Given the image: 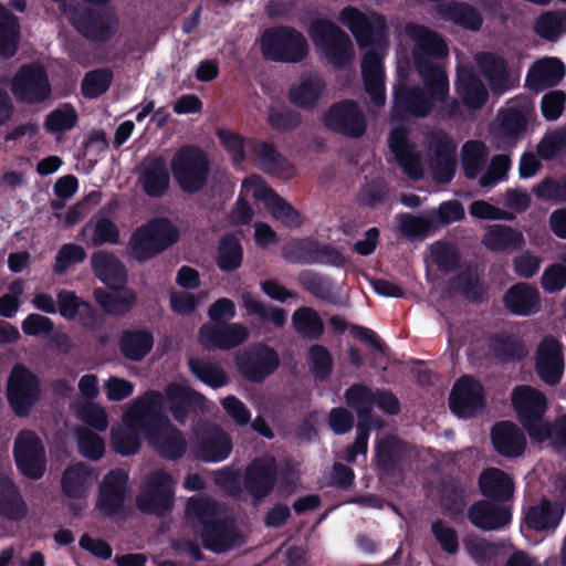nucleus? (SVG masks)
<instances>
[{"mask_svg":"<svg viewBox=\"0 0 566 566\" xmlns=\"http://www.w3.org/2000/svg\"><path fill=\"white\" fill-rule=\"evenodd\" d=\"M164 402L174 418L184 422L190 409L195 406L203 407L206 399L191 390L185 381L170 382L165 389V397L157 391L147 392L127 407L122 422L112 428V448L123 455L137 452L143 431L148 443L160 454L170 459L180 457L185 452V441L180 433L168 423L146 421L150 413L163 408Z\"/></svg>","mask_w":566,"mask_h":566,"instance_id":"1","label":"nucleus"},{"mask_svg":"<svg viewBox=\"0 0 566 566\" xmlns=\"http://www.w3.org/2000/svg\"><path fill=\"white\" fill-rule=\"evenodd\" d=\"M406 33L415 42L413 56L424 83V90L405 92L403 83L395 90V109L407 111L416 116L427 115L432 107L444 101L449 93V81L444 71L431 63V57L448 54L446 43L432 31L418 24L406 27Z\"/></svg>","mask_w":566,"mask_h":566,"instance_id":"2","label":"nucleus"},{"mask_svg":"<svg viewBox=\"0 0 566 566\" xmlns=\"http://www.w3.org/2000/svg\"><path fill=\"white\" fill-rule=\"evenodd\" d=\"M338 21L350 30L359 48L367 49L361 61L364 88L376 106H384L386 90L381 59L388 48L385 18L349 6L338 13Z\"/></svg>","mask_w":566,"mask_h":566,"instance_id":"3","label":"nucleus"},{"mask_svg":"<svg viewBox=\"0 0 566 566\" xmlns=\"http://www.w3.org/2000/svg\"><path fill=\"white\" fill-rule=\"evenodd\" d=\"M514 410L530 437L539 443L566 444V417H562L552 428L542 417L547 407L545 396L530 386H520L512 392Z\"/></svg>","mask_w":566,"mask_h":566,"instance_id":"4","label":"nucleus"},{"mask_svg":"<svg viewBox=\"0 0 566 566\" xmlns=\"http://www.w3.org/2000/svg\"><path fill=\"white\" fill-rule=\"evenodd\" d=\"M308 34L315 48L333 66L340 67L353 60L354 45L349 36L334 22L316 20L311 24Z\"/></svg>","mask_w":566,"mask_h":566,"instance_id":"5","label":"nucleus"},{"mask_svg":"<svg viewBox=\"0 0 566 566\" xmlns=\"http://www.w3.org/2000/svg\"><path fill=\"white\" fill-rule=\"evenodd\" d=\"M260 49L264 57L287 63L302 61L308 53L303 34L286 27L266 30L260 38Z\"/></svg>","mask_w":566,"mask_h":566,"instance_id":"6","label":"nucleus"},{"mask_svg":"<svg viewBox=\"0 0 566 566\" xmlns=\"http://www.w3.org/2000/svg\"><path fill=\"white\" fill-rule=\"evenodd\" d=\"M178 231L167 220H154L139 227L129 241L130 255L138 260H148L178 240Z\"/></svg>","mask_w":566,"mask_h":566,"instance_id":"7","label":"nucleus"},{"mask_svg":"<svg viewBox=\"0 0 566 566\" xmlns=\"http://www.w3.org/2000/svg\"><path fill=\"white\" fill-rule=\"evenodd\" d=\"M170 168L179 187L186 192L199 191L206 184L209 170L207 157L195 147L179 149Z\"/></svg>","mask_w":566,"mask_h":566,"instance_id":"8","label":"nucleus"},{"mask_svg":"<svg viewBox=\"0 0 566 566\" xmlns=\"http://www.w3.org/2000/svg\"><path fill=\"white\" fill-rule=\"evenodd\" d=\"M8 400L13 411L23 416L40 398L38 377L21 364L13 366L7 386Z\"/></svg>","mask_w":566,"mask_h":566,"instance_id":"9","label":"nucleus"},{"mask_svg":"<svg viewBox=\"0 0 566 566\" xmlns=\"http://www.w3.org/2000/svg\"><path fill=\"white\" fill-rule=\"evenodd\" d=\"M241 193L245 198L263 201L269 213L286 227H298L302 223L300 213L273 193L259 177L251 176L247 178L242 184Z\"/></svg>","mask_w":566,"mask_h":566,"instance_id":"10","label":"nucleus"},{"mask_svg":"<svg viewBox=\"0 0 566 566\" xmlns=\"http://www.w3.org/2000/svg\"><path fill=\"white\" fill-rule=\"evenodd\" d=\"M14 458L20 472L30 479H40L46 468L44 447L31 431H22L15 439Z\"/></svg>","mask_w":566,"mask_h":566,"instance_id":"11","label":"nucleus"},{"mask_svg":"<svg viewBox=\"0 0 566 566\" xmlns=\"http://www.w3.org/2000/svg\"><path fill=\"white\" fill-rule=\"evenodd\" d=\"M277 354L264 345H254L235 355L239 371L249 380L261 381L279 366Z\"/></svg>","mask_w":566,"mask_h":566,"instance_id":"12","label":"nucleus"},{"mask_svg":"<svg viewBox=\"0 0 566 566\" xmlns=\"http://www.w3.org/2000/svg\"><path fill=\"white\" fill-rule=\"evenodd\" d=\"M176 480L163 471L153 472L146 480L138 497V506L144 512L163 513L172 505Z\"/></svg>","mask_w":566,"mask_h":566,"instance_id":"13","label":"nucleus"},{"mask_svg":"<svg viewBox=\"0 0 566 566\" xmlns=\"http://www.w3.org/2000/svg\"><path fill=\"white\" fill-rule=\"evenodd\" d=\"M96 480L97 475L83 463H75L64 470L61 478L62 492L75 513L85 506L87 493Z\"/></svg>","mask_w":566,"mask_h":566,"instance_id":"14","label":"nucleus"},{"mask_svg":"<svg viewBox=\"0 0 566 566\" xmlns=\"http://www.w3.org/2000/svg\"><path fill=\"white\" fill-rule=\"evenodd\" d=\"M11 91L23 102H40L50 95L46 74L41 65H27L14 75Z\"/></svg>","mask_w":566,"mask_h":566,"instance_id":"15","label":"nucleus"},{"mask_svg":"<svg viewBox=\"0 0 566 566\" xmlns=\"http://www.w3.org/2000/svg\"><path fill=\"white\" fill-rule=\"evenodd\" d=\"M535 368L539 378L547 385H556L564 374V356L560 342L553 336H545L538 344Z\"/></svg>","mask_w":566,"mask_h":566,"instance_id":"16","label":"nucleus"},{"mask_svg":"<svg viewBox=\"0 0 566 566\" xmlns=\"http://www.w3.org/2000/svg\"><path fill=\"white\" fill-rule=\"evenodd\" d=\"M484 406V390L482 385L470 376L461 377L450 396V408L461 418L471 417Z\"/></svg>","mask_w":566,"mask_h":566,"instance_id":"17","label":"nucleus"},{"mask_svg":"<svg viewBox=\"0 0 566 566\" xmlns=\"http://www.w3.org/2000/svg\"><path fill=\"white\" fill-rule=\"evenodd\" d=\"M249 334L241 323H207L199 331V342L206 348L231 349L244 343Z\"/></svg>","mask_w":566,"mask_h":566,"instance_id":"18","label":"nucleus"},{"mask_svg":"<svg viewBox=\"0 0 566 566\" xmlns=\"http://www.w3.org/2000/svg\"><path fill=\"white\" fill-rule=\"evenodd\" d=\"M328 128L347 136H360L365 120L354 102H342L329 109L325 117Z\"/></svg>","mask_w":566,"mask_h":566,"instance_id":"19","label":"nucleus"},{"mask_svg":"<svg viewBox=\"0 0 566 566\" xmlns=\"http://www.w3.org/2000/svg\"><path fill=\"white\" fill-rule=\"evenodd\" d=\"M128 476L122 470L111 471L104 479L99 497L97 501L98 510L105 515H112L123 505Z\"/></svg>","mask_w":566,"mask_h":566,"instance_id":"20","label":"nucleus"},{"mask_svg":"<svg viewBox=\"0 0 566 566\" xmlns=\"http://www.w3.org/2000/svg\"><path fill=\"white\" fill-rule=\"evenodd\" d=\"M388 143L403 171L410 178H419L423 172L422 163L413 145L408 142L405 129H392Z\"/></svg>","mask_w":566,"mask_h":566,"instance_id":"21","label":"nucleus"},{"mask_svg":"<svg viewBox=\"0 0 566 566\" xmlns=\"http://www.w3.org/2000/svg\"><path fill=\"white\" fill-rule=\"evenodd\" d=\"M494 449L501 455L514 458L523 453L526 440L516 424L504 421L495 424L491 432Z\"/></svg>","mask_w":566,"mask_h":566,"instance_id":"22","label":"nucleus"},{"mask_svg":"<svg viewBox=\"0 0 566 566\" xmlns=\"http://www.w3.org/2000/svg\"><path fill=\"white\" fill-rule=\"evenodd\" d=\"M539 292L528 284L520 283L512 286L504 295L505 307L513 314L528 316L539 310Z\"/></svg>","mask_w":566,"mask_h":566,"instance_id":"23","label":"nucleus"},{"mask_svg":"<svg viewBox=\"0 0 566 566\" xmlns=\"http://www.w3.org/2000/svg\"><path fill=\"white\" fill-rule=\"evenodd\" d=\"M469 518L476 527L492 531L507 524L511 513L505 505H494L489 501H481L470 509Z\"/></svg>","mask_w":566,"mask_h":566,"instance_id":"24","label":"nucleus"},{"mask_svg":"<svg viewBox=\"0 0 566 566\" xmlns=\"http://www.w3.org/2000/svg\"><path fill=\"white\" fill-rule=\"evenodd\" d=\"M476 61L494 93L505 92L512 87L517 80L516 76H512L506 72L502 59L489 53H483L476 57Z\"/></svg>","mask_w":566,"mask_h":566,"instance_id":"25","label":"nucleus"},{"mask_svg":"<svg viewBox=\"0 0 566 566\" xmlns=\"http://www.w3.org/2000/svg\"><path fill=\"white\" fill-rule=\"evenodd\" d=\"M92 266L96 276L111 289H118L126 280L123 264L112 253L105 251L94 253Z\"/></svg>","mask_w":566,"mask_h":566,"instance_id":"26","label":"nucleus"},{"mask_svg":"<svg viewBox=\"0 0 566 566\" xmlns=\"http://www.w3.org/2000/svg\"><path fill=\"white\" fill-rule=\"evenodd\" d=\"M565 75L563 63L555 57H545L537 61L528 71L527 84L539 91L546 86L557 84Z\"/></svg>","mask_w":566,"mask_h":566,"instance_id":"27","label":"nucleus"},{"mask_svg":"<svg viewBox=\"0 0 566 566\" xmlns=\"http://www.w3.org/2000/svg\"><path fill=\"white\" fill-rule=\"evenodd\" d=\"M274 482V461L264 458L253 462L247 471L245 483L251 494L258 499L265 496Z\"/></svg>","mask_w":566,"mask_h":566,"instance_id":"28","label":"nucleus"},{"mask_svg":"<svg viewBox=\"0 0 566 566\" xmlns=\"http://www.w3.org/2000/svg\"><path fill=\"white\" fill-rule=\"evenodd\" d=\"M563 515L564 509L560 504L543 500L527 511L525 521L536 531H546L557 527Z\"/></svg>","mask_w":566,"mask_h":566,"instance_id":"29","label":"nucleus"},{"mask_svg":"<svg viewBox=\"0 0 566 566\" xmlns=\"http://www.w3.org/2000/svg\"><path fill=\"white\" fill-rule=\"evenodd\" d=\"M457 91L463 103L470 108L482 106L488 96L483 84L468 67L459 69Z\"/></svg>","mask_w":566,"mask_h":566,"instance_id":"30","label":"nucleus"},{"mask_svg":"<svg viewBox=\"0 0 566 566\" xmlns=\"http://www.w3.org/2000/svg\"><path fill=\"white\" fill-rule=\"evenodd\" d=\"M324 87L321 77L314 75L303 76L291 87V101L300 107H312L322 97Z\"/></svg>","mask_w":566,"mask_h":566,"instance_id":"31","label":"nucleus"},{"mask_svg":"<svg viewBox=\"0 0 566 566\" xmlns=\"http://www.w3.org/2000/svg\"><path fill=\"white\" fill-rule=\"evenodd\" d=\"M480 489L488 497L505 500L513 494L514 485L511 478L500 469L490 468L480 476Z\"/></svg>","mask_w":566,"mask_h":566,"instance_id":"32","label":"nucleus"},{"mask_svg":"<svg viewBox=\"0 0 566 566\" xmlns=\"http://www.w3.org/2000/svg\"><path fill=\"white\" fill-rule=\"evenodd\" d=\"M80 237L82 241L92 245L117 243L119 231L113 221L106 218H96L82 228Z\"/></svg>","mask_w":566,"mask_h":566,"instance_id":"33","label":"nucleus"},{"mask_svg":"<svg viewBox=\"0 0 566 566\" xmlns=\"http://www.w3.org/2000/svg\"><path fill=\"white\" fill-rule=\"evenodd\" d=\"M153 336L142 329L126 331L119 340L122 354L130 360H142L153 348Z\"/></svg>","mask_w":566,"mask_h":566,"instance_id":"34","label":"nucleus"},{"mask_svg":"<svg viewBox=\"0 0 566 566\" xmlns=\"http://www.w3.org/2000/svg\"><path fill=\"white\" fill-rule=\"evenodd\" d=\"M70 20L78 32L93 41H106L116 31L115 25L102 22L84 11L76 12Z\"/></svg>","mask_w":566,"mask_h":566,"instance_id":"35","label":"nucleus"},{"mask_svg":"<svg viewBox=\"0 0 566 566\" xmlns=\"http://www.w3.org/2000/svg\"><path fill=\"white\" fill-rule=\"evenodd\" d=\"M142 184L150 196L161 195L168 188L169 176L164 159L153 158L145 163Z\"/></svg>","mask_w":566,"mask_h":566,"instance_id":"36","label":"nucleus"},{"mask_svg":"<svg viewBox=\"0 0 566 566\" xmlns=\"http://www.w3.org/2000/svg\"><path fill=\"white\" fill-rule=\"evenodd\" d=\"M524 242L523 234L503 226H494L488 230L483 243L494 251L516 249Z\"/></svg>","mask_w":566,"mask_h":566,"instance_id":"37","label":"nucleus"},{"mask_svg":"<svg viewBox=\"0 0 566 566\" xmlns=\"http://www.w3.org/2000/svg\"><path fill=\"white\" fill-rule=\"evenodd\" d=\"M95 296L101 306L112 314H124L128 312L136 302L135 292L127 289H114V291L109 293L96 291Z\"/></svg>","mask_w":566,"mask_h":566,"instance_id":"38","label":"nucleus"},{"mask_svg":"<svg viewBox=\"0 0 566 566\" xmlns=\"http://www.w3.org/2000/svg\"><path fill=\"white\" fill-rule=\"evenodd\" d=\"M18 21L4 8L0 7V56H11L18 45Z\"/></svg>","mask_w":566,"mask_h":566,"instance_id":"39","label":"nucleus"},{"mask_svg":"<svg viewBox=\"0 0 566 566\" xmlns=\"http://www.w3.org/2000/svg\"><path fill=\"white\" fill-rule=\"evenodd\" d=\"M231 450V443L228 437L220 430H216L211 438L203 442L197 455L207 462H219L224 460Z\"/></svg>","mask_w":566,"mask_h":566,"instance_id":"40","label":"nucleus"},{"mask_svg":"<svg viewBox=\"0 0 566 566\" xmlns=\"http://www.w3.org/2000/svg\"><path fill=\"white\" fill-rule=\"evenodd\" d=\"M292 324L296 332L305 337H318L323 333V322L311 307H302L294 312Z\"/></svg>","mask_w":566,"mask_h":566,"instance_id":"41","label":"nucleus"},{"mask_svg":"<svg viewBox=\"0 0 566 566\" xmlns=\"http://www.w3.org/2000/svg\"><path fill=\"white\" fill-rule=\"evenodd\" d=\"M488 150L480 142H468L462 147V166L469 178H475L485 163Z\"/></svg>","mask_w":566,"mask_h":566,"instance_id":"42","label":"nucleus"},{"mask_svg":"<svg viewBox=\"0 0 566 566\" xmlns=\"http://www.w3.org/2000/svg\"><path fill=\"white\" fill-rule=\"evenodd\" d=\"M188 364L192 374L212 388L222 387L228 382L226 373L216 365L203 363L195 358L189 359Z\"/></svg>","mask_w":566,"mask_h":566,"instance_id":"43","label":"nucleus"},{"mask_svg":"<svg viewBox=\"0 0 566 566\" xmlns=\"http://www.w3.org/2000/svg\"><path fill=\"white\" fill-rule=\"evenodd\" d=\"M76 119L75 111L69 105H63L46 116L44 127L48 132L56 134L72 128Z\"/></svg>","mask_w":566,"mask_h":566,"instance_id":"44","label":"nucleus"},{"mask_svg":"<svg viewBox=\"0 0 566 566\" xmlns=\"http://www.w3.org/2000/svg\"><path fill=\"white\" fill-rule=\"evenodd\" d=\"M75 412L77 418L96 430L104 431L108 427V418L106 410L93 402L83 406H76Z\"/></svg>","mask_w":566,"mask_h":566,"instance_id":"45","label":"nucleus"},{"mask_svg":"<svg viewBox=\"0 0 566 566\" xmlns=\"http://www.w3.org/2000/svg\"><path fill=\"white\" fill-rule=\"evenodd\" d=\"M242 261V250L234 238H226L219 247L218 264L224 271L237 269Z\"/></svg>","mask_w":566,"mask_h":566,"instance_id":"46","label":"nucleus"},{"mask_svg":"<svg viewBox=\"0 0 566 566\" xmlns=\"http://www.w3.org/2000/svg\"><path fill=\"white\" fill-rule=\"evenodd\" d=\"M77 444L81 453L92 460L99 459L105 451L104 440L87 429L77 431Z\"/></svg>","mask_w":566,"mask_h":566,"instance_id":"47","label":"nucleus"},{"mask_svg":"<svg viewBox=\"0 0 566 566\" xmlns=\"http://www.w3.org/2000/svg\"><path fill=\"white\" fill-rule=\"evenodd\" d=\"M112 73L108 70H96L86 74L82 83L83 94L87 97H97L109 87Z\"/></svg>","mask_w":566,"mask_h":566,"instance_id":"48","label":"nucleus"},{"mask_svg":"<svg viewBox=\"0 0 566 566\" xmlns=\"http://www.w3.org/2000/svg\"><path fill=\"white\" fill-rule=\"evenodd\" d=\"M433 220L427 218L401 214L399 217L400 231L409 238H422L431 232Z\"/></svg>","mask_w":566,"mask_h":566,"instance_id":"49","label":"nucleus"},{"mask_svg":"<svg viewBox=\"0 0 566 566\" xmlns=\"http://www.w3.org/2000/svg\"><path fill=\"white\" fill-rule=\"evenodd\" d=\"M308 366L316 378H325L332 370L333 360L326 348L313 345L307 353Z\"/></svg>","mask_w":566,"mask_h":566,"instance_id":"50","label":"nucleus"},{"mask_svg":"<svg viewBox=\"0 0 566 566\" xmlns=\"http://www.w3.org/2000/svg\"><path fill=\"white\" fill-rule=\"evenodd\" d=\"M0 512L10 518H15L23 512V504L11 482H6L2 485L0 493Z\"/></svg>","mask_w":566,"mask_h":566,"instance_id":"51","label":"nucleus"},{"mask_svg":"<svg viewBox=\"0 0 566 566\" xmlns=\"http://www.w3.org/2000/svg\"><path fill=\"white\" fill-rule=\"evenodd\" d=\"M218 136L221 144L231 154L234 163L242 161L245 156V153L251 151L253 144H245L243 138L233 132L221 129L218 132Z\"/></svg>","mask_w":566,"mask_h":566,"instance_id":"52","label":"nucleus"},{"mask_svg":"<svg viewBox=\"0 0 566 566\" xmlns=\"http://www.w3.org/2000/svg\"><path fill=\"white\" fill-rule=\"evenodd\" d=\"M24 292L23 283L20 281L13 282L9 286L8 293L0 296V316L4 318H12L17 315L20 308V298Z\"/></svg>","mask_w":566,"mask_h":566,"instance_id":"53","label":"nucleus"},{"mask_svg":"<svg viewBox=\"0 0 566 566\" xmlns=\"http://www.w3.org/2000/svg\"><path fill=\"white\" fill-rule=\"evenodd\" d=\"M530 103L524 99L521 109H513L512 107L502 115V126L510 135H516L524 129L527 116L530 114Z\"/></svg>","mask_w":566,"mask_h":566,"instance_id":"54","label":"nucleus"},{"mask_svg":"<svg viewBox=\"0 0 566 566\" xmlns=\"http://www.w3.org/2000/svg\"><path fill=\"white\" fill-rule=\"evenodd\" d=\"M85 255L86 253L82 247L73 243L64 244L55 256L54 271L63 273L72 264L82 262Z\"/></svg>","mask_w":566,"mask_h":566,"instance_id":"55","label":"nucleus"},{"mask_svg":"<svg viewBox=\"0 0 566 566\" xmlns=\"http://www.w3.org/2000/svg\"><path fill=\"white\" fill-rule=\"evenodd\" d=\"M566 147V128L547 134L538 144L537 151L543 159H551Z\"/></svg>","mask_w":566,"mask_h":566,"instance_id":"56","label":"nucleus"},{"mask_svg":"<svg viewBox=\"0 0 566 566\" xmlns=\"http://www.w3.org/2000/svg\"><path fill=\"white\" fill-rule=\"evenodd\" d=\"M346 400L352 408L363 415L374 405L375 395L364 386H353L346 391Z\"/></svg>","mask_w":566,"mask_h":566,"instance_id":"57","label":"nucleus"},{"mask_svg":"<svg viewBox=\"0 0 566 566\" xmlns=\"http://www.w3.org/2000/svg\"><path fill=\"white\" fill-rule=\"evenodd\" d=\"M563 30L564 29L560 17L553 12H546L542 14L535 23V31L537 34L549 40L555 39L562 34Z\"/></svg>","mask_w":566,"mask_h":566,"instance_id":"58","label":"nucleus"},{"mask_svg":"<svg viewBox=\"0 0 566 566\" xmlns=\"http://www.w3.org/2000/svg\"><path fill=\"white\" fill-rule=\"evenodd\" d=\"M542 286L551 293L563 290L566 286V268L560 264L546 268L542 275Z\"/></svg>","mask_w":566,"mask_h":566,"instance_id":"59","label":"nucleus"},{"mask_svg":"<svg viewBox=\"0 0 566 566\" xmlns=\"http://www.w3.org/2000/svg\"><path fill=\"white\" fill-rule=\"evenodd\" d=\"M464 217V209L457 201H448L442 203L437 211L430 213V219L436 224H447L461 220Z\"/></svg>","mask_w":566,"mask_h":566,"instance_id":"60","label":"nucleus"},{"mask_svg":"<svg viewBox=\"0 0 566 566\" xmlns=\"http://www.w3.org/2000/svg\"><path fill=\"white\" fill-rule=\"evenodd\" d=\"M23 333L28 336L50 334L53 331V322L40 314H29L21 323Z\"/></svg>","mask_w":566,"mask_h":566,"instance_id":"61","label":"nucleus"},{"mask_svg":"<svg viewBox=\"0 0 566 566\" xmlns=\"http://www.w3.org/2000/svg\"><path fill=\"white\" fill-rule=\"evenodd\" d=\"M510 168V159L505 155L496 156L492 159L490 168L480 179L482 187H489L503 180Z\"/></svg>","mask_w":566,"mask_h":566,"instance_id":"62","label":"nucleus"},{"mask_svg":"<svg viewBox=\"0 0 566 566\" xmlns=\"http://www.w3.org/2000/svg\"><path fill=\"white\" fill-rule=\"evenodd\" d=\"M106 397L111 401H120L129 397L134 391V385L129 380L119 377H111L105 384Z\"/></svg>","mask_w":566,"mask_h":566,"instance_id":"63","label":"nucleus"},{"mask_svg":"<svg viewBox=\"0 0 566 566\" xmlns=\"http://www.w3.org/2000/svg\"><path fill=\"white\" fill-rule=\"evenodd\" d=\"M455 168V159L451 154H441L432 161L433 178L438 182H449Z\"/></svg>","mask_w":566,"mask_h":566,"instance_id":"64","label":"nucleus"}]
</instances>
